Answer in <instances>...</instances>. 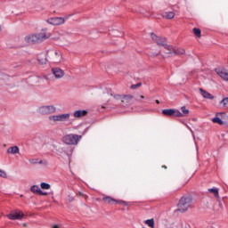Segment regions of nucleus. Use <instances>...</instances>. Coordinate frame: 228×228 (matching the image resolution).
I'll list each match as a JSON object with an SVG mask.
<instances>
[{
  "mask_svg": "<svg viewBox=\"0 0 228 228\" xmlns=\"http://www.w3.org/2000/svg\"><path fill=\"white\" fill-rule=\"evenodd\" d=\"M52 228H60V225H58V224H53V225L52 226Z\"/></svg>",
  "mask_w": 228,
  "mask_h": 228,
  "instance_id": "nucleus-32",
  "label": "nucleus"
},
{
  "mask_svg": "<svg viewBox=\"0 0 228 228\" xmlns=\"http://www.w3.org/2000/svg\"><path fill=\"white\" fill-rule=\"evenodd\" d=\"M140 99H145V96L141 95V96H140Z\"/></svg>",
  "mask_w": 228,
  "mask_h": 228,
  "instance_id": "nucleus-36",
  "label": "nucleus"
},
{
  "mask_svg": "<svg viewBox=\"0 0 228 228\" xmlns=\"http://www.w3.org/2000/svg\"><path fill=\"white\" fill-rule=\"evenodd\" d=\"M68 201H69V202H74V197L71 196V195H69V196H68Z\"/></svg>",
  "mask_w": 228,
  "mask_h": 228,
  "instance_id": "nucleus-31",
  "label": "nucleus"
},
{
  "mask_svg": "<svg viewBox=\"0 0 228 228\" xmlns=\"http://www.w3.org/2000/svg\"><path fill=\"white\" fill-rule=\"evenodd\" d=\"M52 73L53 74L54 77H56V79H60L65 76V71L60 68H53Z\"/></svg>",
  "mask_w": 228,
  "mask_h": 228,
  "instance_id": "nucleus-12",
  "label": "nucleus"
},
{
  "mask_svg": "<svg viewBox=\"0 0 228 228\" xmlns=\"http://www.w3.org/2000/svg\"><path fill=\"white\" fill-rule=\"evenodd\" d=\"M216 72L218 76H220V77H222V79H224V81H228V72L224 70V69H216Z\"/></svg>",
  "mask_w": 228,
  "mask_h": 228,
  "instance_id": "nucleus-13",
  "label": "nucleus"
},
{
  "mask_svg": "<svg viewBox=\"0 0 228 228\" xmlns=\"http://www.w3.org/2000/svg\"><path fill=\"white\" fill-rule=\"evenodd\" d=\"M50 37L51 33H47V28H45L40 33L27 37V42L28 44H40V42H44V40H47Z\"/></svg>",
  "mask_w": 228,
  "mask_h": 228,
  "instance_id": "nucleus-1",
  "label": "nucleus"
},
{
  "mask_svg": "<svg viewBox=\"0 0 228 228\" xmlns=\"http://www.w3.org/2000/svg\"><path fill=\"white\" fill-rule=\"evenodd\" d=\"M88 115V110H77L74 112L75 118H81V117H86Z\"/></svg>",
  "mask_w": 228,
  "mask_h": 228,
  "instance_id": "nucleus-15",
  "label": "nucleus"
},
{
  "mask_svg": "<svg viewBox=\"0 0 228 228\" xmlns=\"http://www.w3.org/2000/svg\"><path fill=\"white\" fill-rule=\"evenodd\" d=\"M140 86H142V82H139L135 85H132L130 88H132V90H136V88H140Z\"/></svg>",
  "mask_w": 228,
  "mask_h": 228,
  "instance_id": "nucleus-28",
  "label": "nucleus"
},
{
  "mask_svg": "<svg viewBox=\"0 0 228 228\" xmlns=\"http://www.w3.org/2000/svg\"><path fill=\"white\" fill-rule=\"evenodd\" d=\"M151 38L154 44L158 45L159 47H163L164 49H167L169 45L167 44V37H159L153 32H151Z\"/></svg>",
  "mask_w": 228,
  "mask_h": 228,
  "instance_id": "nucleus-4",
  "label": "nucleus"
},
{
  "mask_svg": "<svg viewBox=\"0 0 228 228\" xmlns=\"http://www.w3.org/2000/svg\"><path fill=\"white\" fill-rule=\"evenodd\" d=\"M55 56H61L60 53H58V52H55Z\"/></svg>",
  "mask_w": 228,
  "mask_h": 228,
  "instance_id": "nucleus-34",
  "label": "nucleus"
},
{
  "mask_svg": "<svg viewBox=\"0 0 228 228\" xmlns=\"http://www.w3.org/2000/svg\"><path fill=\"white\" fill-rule=\"evenodd\" d=\"M191 207V199L190 197L183 196L177 205L180 213H186L188 208Z\"/></svg>",
  "mask_w": 228,
  "mask_h": 228,
  "instance_id": "nucleus-2",
  "label": "nucleus"
},
{
  "mask_svg": "<svg viewBox=\"0 0 228 228\" xmlns=\"http://www.w3.org/2000/svg\"><path fill=\"white\" fill-rule=\"evenodd\" d=\"M55 112L56 108L53 105L43 106L39 109V113H41V115H51V113Z\"/></svg>",
  "mask_w": 228,
  "mask_h": 228,
  "instance_id": "nucleus-9",
  "label": "nucleus"
},
{
  "mask_svg": "<svg viewBox=\"0 0 228 228\" xmlns=\"http://www.w3.org/2000/svg\"><path fill=\"white\" fill-rule=\"evenodd\" d=\"M0 177L6 179V172L0 169Z\"/></svg>",
  "mask_w": 228,
  "mask_h": 228,
  "instance_id": "nucleus-29",
  "label": "nucleus"
},
{
  "mask_svg": "<svg viewBox=\"0 0 228 228\" xmlns=\"http://www.w3.org/2000/svg\"><path fill=\"white\" fill-rule=\"evenodd\" d=\"M23 227H26V224H23Z\"/></svg>",
  "mask_w": 228,
  "mask_h": 228,
  "instance_id": "nucleus-39",
  "label": "nucleus"
},
{
  "mask_svg": "<svg viewBox=\"0 0 228 228\" xmlns=\"http://www.w3.org/2000/svg\"><path fill=\"white\" fill-rule=\"evenodd\" d=\"M144 223L146 224V225L154 228V218L147 219L144 221Z\"/></svg>",
  "mask_w": 228,
  "mask_h": 228,
  "instance_id": "nucleus-25",
  "label": "nucleus"
},
{
  "mask_svg": "<svg viewBox=\"0 0 228 228\" xmlns=\"http://www.w3.org/2000/svg\"><path fill=\"white\" fill-rule=\"evenodd\" d=\"M102 201L105 204H113V202L115 204H124L125 206H129V204L127 203V201H124V200H115L110 196H105L102 198Z\"/></svg>",
  "mask_w": 228,
  "mask_h": 228,
  "instance_id": "nucleus-10",
  "label": "nucleus"
},
{
  "mask_svg": "<svg viewBox=\"0 0 228 228\" xmlns=\"http://www.w3.org/2000/svg\"><path fill=\"white\" fill-rule=\"evenodd\" d=\"M77 195H79V197H83V192L78 191V192H77Z\"/></svg>",
  "mask_w": 228,
  "mask_h": 228,
  "instance_id": "nucleus-33",
  "label": "nucleus"
},
{
  "mask_svg": "<svg viewBox=\"0 0 228 228\" xmlns=\"http://www.w3.org/2000/svg\"><path fill=\"white\" fill-rule=\"evenodd\" d=\"M81 138H83V136L76 134H69L62 137V142L63 143H66V145H77Z\"/></svg>",
  "mask_w": 228,
  "mask_h": 228,
  "instance_id": "nucleus-3",
  "label": "nucleus"
},
{
  "mask_svg": "<svg viewBox=\"0 0 228 228\" xmlns=\"http://www.w3.org/2000/svg\"><path fill=\"white\" fill-rule=\"evenodd\" d=\"M58 61H61V60L59 59L58 61H56V63H58Z\"/></svg>",
  "mask_w": 228,
  "mask_h": 228,
  "instance_id": "nucleus-38",
  "label": "nucleus"
},
{
  "mask_svg": "<svg viewBox=\"0 0 228 228\" xmlns=\"http://www.w3.org/2000/svg\"><path fill=\"white\" fill-rule=\"evenodd\" d=\"M40 187L38 185H32L30 187V191L34 193V195H38L40 193Z\"/></svg>",
  "mask_w": 228,
  "mask_h": 228,
  "instance_id": "nucleus-18",
  "label": "nucleus"
},
{
  "mask_svg": "<svg viewBox=\"0 0 228 228\" xmlns=\"http://www.w3.org/2000/svg\"><path fill=\"white\" fill-rule=\"evenodd\" d=\"M6 216L9 220H22L24 218V213L20 210H13Z\"/></svg>",
  "mask_w": 228,
  "mask_h": 228,
  "instance_id": "nucleus-7",
  "label": "nucleus"
},
{
  "mask_svg": "<svg viewBox=\"0 0 228 228\" xmlns=\"http://www.w3.org/2000/svg\"><path fill=\"white\" fill-rule=\"evenodd\" d=\"M19 146H12L7 149V154H19Z\"/></svg>",
  "mask_w": 228,
  "mask_h": 228,
  "instance_id": "nucleus-17",
  "label": "nucleus"
},
{
  "mask_svg": "<svg viewBox=\"0 0 228 228\" xmlns=\"http://www.w3.org/2000/svg\"><path fill=\"white\" fill-rule=\"evenodd\" d=\"M221 104H223V106H224V108H228V97L224 98V99L221 101Z\"/></svg>",
  "mask_w": 228,
  "mask_h": 228,
  "instance_id": "nucleus-27",
  "label": "nucleus"
},
{
  "mask_svg": "<svg viewBox=\"0 0 228 228\" xmlns=\"http://www.w3.org/2000/svg\"><path fill=\"white\" fill-rule=\"evenodd\" d=\"M41 189L42 190H51V184L47 183H40Z\"/></svg>",
  "mask_w": 228,
  "mask_h": 228,
  "instance_id": "nucleus-26",
  "label": "nucleus"
},
{
  "mask_svg": "<svg viewBox=\"0 0 228 228\" xmlns=\"http://www.w3.org/2000/svg\"><path fill=\"white\" fill-rule=\"evenodd\" d=\"M162 168H167V166H162Z\"/></svg>",
  "mask_w": 228,
  "mask_h": 228,
  "instance_id": "nucleus-37",
  "label": "nucleus"
},
{
  "mask_svg": "<svg viewBox=\"0 0 228 228\" xmlns=\"http://www.w3.org/2000/svg\"><path fill=\"white\" fill-rule=\"evenodd\" d=\"M192 32H193V34L195 35V37H197V38H200V37H201L200 28H194L192 29Z\"/></svg>",
  "mask_w": 228,
  "mask_h": 228,
  "instance_id": "nucleus-22",
  "label": "nucleus"
},
{
  "mask_svg": "<svg viewBox=\"0 0 228 228\" xmlns=\"http://www.w3.org/2000/svg\"><path fill=\"white\" fill-rule=\"evenodd\" d=\"M163 17L167 20L174 19V17H175V13L174 12H167L163 14Z\"/></svg>",
  "mask_w": 228,
  "mask_h": 228,
  "instance_id": "nucleus-19",
  "label": "nucleus"
},
{
  "mask_svg": "<svg viewBox=\"0 0 228 228\" xmlns=\"http://www.w3.org/2000/svg\"><path fill=\"white\" fill-rule=\"evenodd\" d=\"M46 22H48V24H51L52 26H61V24H65V18L53 17V18L48 19Z\"/></svg>",
  "mask_w": 228,
  "mask_h": 228,
  "instance_id": "nucleus-11",
  "label": "nucleus"
},
{
  "mask_svg": "<svg viewBox=\"0 0 228 228\" xmlns=\"http://www.w3.org/2000/svg\"><path fill=\"white\" fill-rule=\"evenodd\" d=\"M167 50L169 51L168 54H175V56H181L186 53V50L183 48H175V46L172 45H169Z\"/></svg>",
  "mask_w": 228,
  "mask_h": 228,
  "instance_id": "nucleus-8",
  "label": "nucleus"
},
{
  "mask_svg": "<svg viewBox=\"0 0 228 228\" xmlns=\"http://www.w3.org/2000/svg\"><path fill=\"white\" fill-rule=\"evenodd\" d=\"M70 118V114H60V115H53L49 117V120H53V122H66Z\"/></svg>",
  "mask_w": 228,
  "mask_h": 228,
  "instance_id": "nucleus-6",
  "label": "nucleus"
},
{
  "mask_svg": "<svg viewBox=\"0 0 228 228\" xmlns=\"http://www.w3.org/2000/svg\"><path fill=\"white\" fill-rule=\"evenodd\" d=\"M115 97H118L119 99H123L121 102H124V101H126V102H129L131 100L134 99V96L131 94H126V95H116Z\"/></svg>",
  "mask_w": 228,
  "mask_h": 228,
  "instance_id": "nucleus-16",
  "label": "nucleus"
},
{
  "mask_svg": "<svg viewBox=\"0 0 228 228\" xmlns=\"http://www.w3.org/2000/svg\"><path fill=\"white\" fill-rule=\"evenodd\" d=\"M156 104H159V100L155 101Z\"/></svg>",
  "mask_w": 228,
  "mask_h": 228,
  "instance_id": "nucleus-35",
  "label": "nucleus"
},
{
  "mask_svg": "<svg viewBox=\"0 0 228 228\" xmlns=\"http://www.w3.org/2000/svg\"><path fill=\"white\" fill-rule=\"evenodd\" d=\"M212 121L214 122V124H219V126H224V122L222 120V118L216 117L212 119Z\"/></svg>",
  "mask_w": 228,
  "mask_h": 228,
  "instance_id": "nucleus-24",
  "label": "nucleus"
},
{
  "mask_svg": "<svg viewBox=\"0 0 228 228\" xmlns=\"http://www.w3.org/2000/svg\"><path fill=\"white\" fill-rule=\"evenodd\" d=\"M162 115L163 117H183V114L176 109H164Z\"/></svg>",
  "mask_w": 228,
  "mask_h": 228,
  "instance_id": "nucleus-5",
  "label": "nucleus"
},
{
  "mask_svg": "<svg viewBox=\"0 0 228 228\" xmlns=\"http://www.w3.org/2000/svg\"><path fill=\"white\" fill-rule=\"evenodd\" d=\"M181 117H188L190 114V110L185 106L181 107Z\"/></svg>",
  "mask_w": 228,
  "mask_h": 228,
  "instance_id": "nucleus-20",
  "label": "nucleus"
},
{
  "mask_svg": "<svg viewBox=\"0 0 228 228\" xmlns=\"http://www.w3.org/2000/svg\"><path fill=\"white\" fill-rule=\"evenodd\" d=\"M38 195H41V197H47V195H49V193L47 192H44L42 190L39 191V194Z\"/></svg>",
  "mask_w": 228,
  "mask_h": 228,
  "instance_id": "nucleus-30",
  "label": "nucleus"
},
{
  "mask_svg": "<svg viewBox=\"0 0 228 228\" xmlns=\"http://www.w3.org/2000/svg\"><path fill=\"white\" fill-rule=\"evenodd\" d=\"M200 92L204 99H209V101H213L215 99V96H213V94H209L208 91L202 88L200 89Z\"/></svg>",
  "mask_w": 228,
  "mask_h": 228,
  "instance_id": "nucleus-14",
  "label": "nucleus"
},
{
  "mask_svg": "<svg viewBox=\"0 0 228 228\" xmlns=\"http://www.w3.org/2000/svg\"><path fill=\"white\" fill-rule=\"evenodd\" d=\"M37 61L39 65H45L47 63V58L46 57H38Z\"/></svg>",
  "mask_w": 228,
  "mask_h": 228,
  "instance_id": "nucleus-23",
  "label": "nucleus"
},
{
  "mask_svg": "<svg viewBox=\"0 0 228 228\" xmlns=\"http://www.w3.org/2000/svg\"><path fill=\"white\" fill-rule=\"evenodd\" d=\"M209 193H213L216 199H220V195L218 194V189L217 188H211L208 189Z\"/></svg>",
  "mask_w": 228,
  "mask_h": 228,
  "instance_id": "nucleus-21",
  "label": "nucleus"
}]
</instances>
